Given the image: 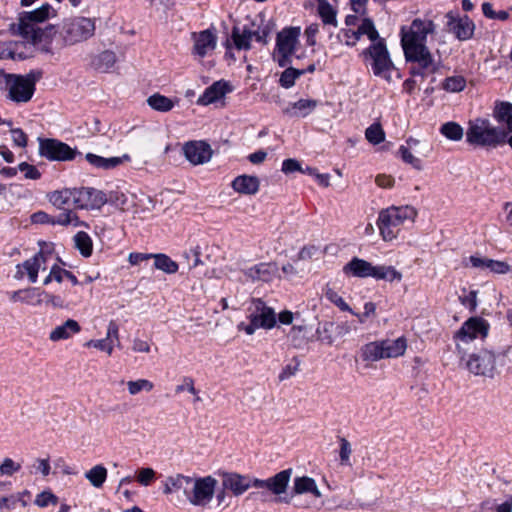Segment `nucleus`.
Masks as SVG:
<instances>
[{
    "instance_id": "obj_28",
    "label": "nucleus",
    "mask_w": 512,
    "mask_h": 512,
    "mask_svg": "<svg viewBox=\"0 0 512 512\" xmlns=\"http://www.w3.org/2000/svg\"><path fill=\"white\" fill-rule=\"evenodd\" d=\"M80 330L81 327L76 320L68 319L62 325L57 326L51 331L49 339L54 342L66 340L70 338L72 335L80 332Z\"/></svg>"
},
{
    "instance_id": "obj_51",
    "label": "nucleus",
    "mask_w": 512,
    "mask_h": 512,
    "mask_svg": "<svg viewBox=\"0 0 512 512\" xmlns=\"http://www.w3.org/2000/svg\"><path fill=\"white\" fill-rule=\"evenodd\" d=\"M128 391L131 395H136L140 391H151L154 387L153 383L147 379H138L136 381H129L127 383Z\"/></svg>"
},
{
    "instance_id": "obj_29",
    "label": "nucleus",
    "mask_w": 512,
    "mask_h": 512,
    "mask_svg": "<svg viewBox=\"0 0 512 512\" xmlns=\"http://www.w3.org/2000/svg\"><path fill=\"white\" fill-rule=\"evenodd\" d=\"M85 159L87 160V162H89V164L96 168L109 170L119 166L120 164L123 163L124 160H129L130 157L129 155L125 154L123 155V157L104 158L93 153H87L85 155Z\"/></svg>"
},
{
    "instance_id": "obj_64",
    "label": "nucleus",
    "mask_w": 512,
    "mask_h": 512,
    "mask_svg": "<svg viewBox=\"0 0 512 512\" xmlns=\"http://www.w3.org/2000/svg\"><path fill=\"white\" fill-rule=\"evenodd\" d=\"M152 258V253H140L132 252L128 256V261L131 265H138L143 261H147Z\"/></svg>"
},
{
    "instance_id": "obj_7",
    "label": "nucleus",
    "mask_w": 512,
    "mask_h": 512,
    "mask_svg": "<svg viewBox=\"0 0 512 512\" xmlns=\"http://www.w3.org/2000/svg\"><path fill=\"white\" fill-rule=\"evenodd\" d=\"M94 22L85 17L68 19L63 22L60 35L64 45H74L85 41L94 35Z\"/></svg>"
},
{
    "instance_id": "obj_15",
    "label": "nucleus",
    "mask_w": 512,
    "mask_h": 512,
    "mask_svg": "<svg viewBox=\"0 0 512 512\" xmlns=\"http://www.w3.org/2000/svg\"><path fill=\"white\" fill-rule=\"evenodd\" d=\"M468 370L475 374L493 377L495 371V355L491 351L481 350L471 354L467 361Z\"/></svg>"
},
{
    "instance_id": "obj_24",
    "label": "nucleus",
    "mask_w": 512,
    "mask_h": 512,
    "mask_svg": "<svg viewBox=\"0 0 512 512\" xmlns=\"http://www.w3.org/2000/svg\"><path fill=\"white\" fill-rule=\"evenodd\" d=\"M231 185L240 194L254 195L259 191L260 180L257 176L243 174L237 176Z\"/></svg>"
},
{
    "instance_id": "obj_9",
    "label": "nucleus",
    "mask_w": 512,
    "mask_h": 512,
    "mask_svg": "<svg viewBox=\"0 0 512 512\" xmlns=\"http://www.w3.org/2000/svg\"><path fill=\"white\" fill-rule=\"evenodd\" d=\"M435 24L430 19L416 18L412 21L409 29L401 30V44L403 47L424 46L428 34L434 33Z\"/></svg>"
},
{
    "instance_id": "obj_34",
    "label": "nucleus",
    "mask_w": 512,
    "mask_h": 512,
    "mask_svg": "<svg viewBox=\"0 0 512 512\" xmlns=\"http://www.w3.org/2000/svg\"><path fill=\"white\" fill-rule=\"evenodd\" d=\"M74 191L75 188L54 191L51 193L49 200L55 207L66 210V207L74 205Z\"/></svg>"
},
{
    "instance_id": "obj_38",
    "label": "nucleus",
    "mask_w": 512,
    "mask_h": 512,
    "mask_svg": "<svg viewBox=\"0 0 512 512\" xmlns=\"http://www.w3.org/2000/svg\"><path fill=\"white\" fill-rule=\"evenodd\" d=\"M317 11L324 24L337 25V12L327 0H318Z\"/></svg>"
},
{
    "instance_id": "obj_41",
    "label": "nucleus",
    "mask_w": 512,
    "mask_h": 512,
    "mask_svg": "<svg viewBox=\"0 0 512 512\" xmlns=\"http://www.w3.org/2000/svg\"><path fill=\"white\" fill-rule=\"evenodd\" d=\"M85 478L95 488H101L107 479V469L101 464L96 465L85 473Z\"/></svg>"
},
{
    "instance_id": "obj_5",
    "label": "nucleus",
    "mask_w": 512,
    "mask_h": 512,
    "mask_svg": "<svg viewBox=\"0 0 512 512\" xmlns=\"http://www.w3.org/2000/svg\"><path fill=\"white\" fill-rule=\"evenodd\" d=\"M248 311L250 322H240L237 325L239 331H244L247 335H253L257 329L270 330L276 326L277 315L274 309L267 306L261 298H252Z\"/></svg>"
},
{
    "instance_id": "obj_13",
    "label": "nucleus",
    "mask_w": 512,
    "mask_h": 512,
    "mask_svg": "<svg viewBox=\"0 0 512 512\" xmlns=\"http://www.w3.org/2000/svg\"><path fill=\"white\" fill-rule=\"evenodd\" d=\"M74 206L78 209H100L108 202L106 194L95 188H75Z\"/></svg>"
},
{
    "instance_id": "obj_8",
    "label": "nucleus",
    "mask_w": 512,
    "mask_h": 512,
    "mask_svg": "<svg viewBox=\"0 0 512 512\" xmlns=\"http://www.w3.org/2000/svg\"><path fill=\"white\" fill-rule=\"evenodd\" d=\"M39 154L50 161H71L81 153L54 138H39Z\"/></svg>"
},
{
    "instance_id": "obj_47",
    "label": "nucleus",
    "mask_w": 512,
    "mask_h": 512,
    "mask_svg": "<svg viewBox=\"0 0 512 512\" xmlns=\"http://www.w3.org/2000/svg\"><path fill=\"white\" fill-rule=\"evenodd\" d=\"M367 141L373 145L380 144L384 141V130L380 120L370 125L365 131Z\"/></svg>"
},
{
    "instance_id": "obj_32",
    "label": "nucleus",
    "mask_w": 512,
    "mask_h": 512,
    "mask_svg": "<svg viewBox=\"0 0 512 512\" xmlns=\"http://www.w3.org/2000/svg\"><path fill=\"white\" fill-rule=\"evenodd\" d=\"M361 358L365 362H374L384 358V340L365 344L361 348Z\"/></svg>"
},
{
    "instance_id": "obj_26",
    "label": "nucleus",
    "mask_w": 512,
    "mask_h": 512,
    "mask_svg": "<svg viewBox=\"0 0 512 512\" xmlns=\"http://www.w3.org/2000/svg\"><path fill=\"white\" fill-rule=\"evenodd\" d=\"M441 69V63L436 61L432 55H427V58L410 66V73L412 76H420L426 78L438 73Z\"/></svg>"
},
{
    "instance_id": "obj_20",
    "label": "nucleus",
    "mask_w": 512,
    "mask_h": 512,
    "mask_svg": "<svg viewBox=\"0 0 512 512\" xmlns=\"http://www.w3.org/2000/svg\"><path fill=\"white\" fill-rule=\"evenodd\" d=\"M193 37L195 40L193 52L200 57H204L209 50L216 47L217 37L210 29L203 30L198 34L193 33Z\"/></svg>"
},
{
    "instance_id": "obj_1",
    "label": "nucleus",
    "mask_w": 512,
    "mask_h": 512,
    "mask_svg": "<svg viewBox=\"0 0 512 512\" xmlns=\"http://www.w3.org/2000/svg\"><path fill=\"white\" fill-rule=\"evenodd\" d=\"M55 16L56 10L49 3H44L35 10L20 12L18 21L10 23L8 31L11 35L19 36L33 46H38L41 52L51 53V44L57 30L54 25L49 24L41 28L39 24Z\"/></svg>"
},
{
    "instance_id": "obj_19",
    "label": "nucleus",
    "mask_w": 512,
    "mask_h": 512,
    "mask_svg": "<svg viewBox=\"0 0 512 512\" xmlns=\"http://www.w3.org/2000/svg\"><path fill=\"white\" fill-rule=\"evenodd\" d=\"M230 91L231 87L228 82L224 80L216 81L205 89L204 93L198 98L197 103L204 106L215 103Z\"/></svg>"
},
{
    "instance_id": "obj_43",
    "label": "nucleus",
    "mask_w": 512,
    "mask_h": 512,
    "mask_svg": "<svg viewBox=\"0 0 512 512\" xmlns=\"http://www.w3.org/2000/svg\"><path fill=\"white\" fill-rule=\"evenodd\" d=\"M245 275L252 281H269L271 277L270 265L267 263L257 264L247 269Z\"/></svg>"
},
{
    "instance_id": "obj_58",
    "label": "nucleus",
    "mask_w": 512,
    "mask_h": 512,
    "mask_svg": "<svg viewBox=\"0 0 512 512\" xmlns=\"http://www.w3.org/2000/svg\"><path fill=\"white\" fill-rule=\"evenodd\" d=\"M57 497L48 491H43L39 495H37L35 504L39 507H47L50 504H56L57 503Z\"/></svg>"
},
{
    "instance_id": "obj_27",
    "label": "nucleus",
    "mask_w": 512,
    "mask_h": 512,
    "mask_svg": "<svg viewBox=\"0 0 512 512\" xmlns=\"http://www.w3.org/2000/svg\"><path fill=\"white\" fill-rule=\"evenodd\" d=\"M230 41L234 48L237 50H250L251 41L253 39L252 30L247 26H244L241 30L238 26H233L230 36Z\"/></svg>"
},
{
    "instance_id": "obj_44",
    "label": "nucleus",
    "mask_w": 512,
    "mask_h": 512,
    "mask_svg": "<svg viewBox=\"0 0 512 512\" xmlns=\"http://www.w3.org/2000/svg\"><path fill=\"white\" fill-rule=\"evenodd\" d=\"M75 247L79 250L82 256L89 257L92 254V240L90 236L84 232L79 231L74 236Z\"/></svg>"
},
{
    "instance_id": "obj_49",
    "label": "nucleus",
    "mask_w": 512,
    "mask_h": 512,
    "mask_svg": "<svg viewBox=\"0 0 512 512\" xmlns=\"http://www.w3.org/2000/svg\"><path fill=\"white\" fill-rule=\"evenodd\" d=\"M334 323L326 321L324 323H320L318 328L316 329V334L318 335V340L331 345L333 343V333Z\"/></svg>"
},
{
    "instance_id": "obj_25",
    "label": "nucleus",
    "mask_w": 512,
    "mask_h": 512,
    "mask_svg": "<svg viewBox=\"0 0 512 512\" xmlns=\"http://www.w3.org/2000/svg\"><path fill=\"white\" fill-rule=\"evenodd\" d=\"M317 106L318 101L315 99H300L296 102L290 103L289 106L283 110V113L289 117L304 118Z\"/></svg>"
},
{
    "instance_id": "obj_62",
    "label": "nucleus",
    "mask_w": 512,
    "mask_h": 512,
    "mask_svg": "<svg viewBox=\"0 0 512 512\" xmlns=\"http://www.w3.org/2000/svg\"><path fill=\"white\" fill-rule=\"evenodd\" d=\"M295 361V364H287L279 374L278 378L280 381L286 380L293 376L299 369L300 361L297 358L293 359Z\"/></svg>"
},
{
    "instance_id": "obj_16",
    "label": "nucleus",
    "mask_w": 512,
    "mask_h": 512,
    "mask_svg": "<svg viewBox=\"0 0 512 512\" xmlns=\"http://www.w3.org/2000/svg\"><path fill=\"white\" fill-rule=\"evenodd\" d=\"M183 153L191 164L201 165L210 161L213 150L206 141L192 140L183 145Z\"/></svg>"
},
{
    "instance_id": "obj_46",
    "label": "nucleus",
    "mask_w": 512,
    "mask_h": 512,
    "mask_svg": "<svg viewBox=\"0 0 512 512\" xmlns=\"http://www.w3.org/2000/svg\"><path fill=\"white\" fill-rule=\"evenodd\" d=\"M407 349V340L404 336L397 338L390 344L386 343V358L402 356Z\"/></svg>"
},
{
    "instance_id": "obj_14",
    "label": "nucleus",
    "mask_w": 512,
    "mask_h": 512,
    "mask_svg": "<svg viewBox=\"0 0 512 512\" xmlns=\"http://www.w3.org/2000/svg\"><path fill=\"white\" fill-rule=\"evenodd\" d=\"M489 324L481 317H471L465 321L462 327L454 334L455 341L469 342L478 337H486Z\"/></svg>"
},
{
    "instance_id": "obj_18",
    "label": "nucleus",
    "mask_w": 512,
    "mask_h": 512,
    "mask_svg": "<svg viewBox=\"0 0 512 512\" xmlns=\"http://www.w3.org/2000/svg\"><path fill=\"white\" fill-rule=\"evenodd\" d=\"M254 479L249 475H242L236 472H224L222 474V486L229 490L234 496L244 494L250 487H254Z\"/></svg>"
},
{
    "instance_id": "obj_45",
    "label": "nucleus",
    "mask_w": 512,
    "mask_h": 512,
    "mask_svg": "<svg viewBox=\"0 0 512 512\" xmlns=\"http://www.w3.org/2000/svg\"><path fill=\"white\" fill-rule=\"evenodd\" d=\"M279 78V85L285 89H289L295 85L296 80L303 75L299 69L286 66Z\"/></svg>"
},
{
    "instance_id": "obj_55",
    "label": "nucleus",
    "mask_w": 512,
    "mask_h": 512,
    "mask_svg": "<svg viewBox=\"0 0 512 512\" xmlns=\"http://www.w3.org/2000/svg\"><path fill=\"white\" fill-rule=\"evenodd\" d=\"M87 347H94L101 351H105L108 355H111L113 352V344L112 340L103 338L98 340H90L85 344Z\"/></svg>"
},
{
    "instance_id": "obj_61",
    "label": "nucleus",
    "mask_w": 512,
    "mask_h": 512,
    "mask_svg": "<svg viewBox=\"0 0 512 512\" xmlns=\"http://www.w3.org/2000/svg\"><path fill=\"white\" fill-rule=\"evenodd\" d=\"M281 170L285 174H290L302 171V167L298 160L289 158L283 161Z\"/></svg>"
},
{
    "instance_id": "obj_6",
    "label": "nucleus",
    "mask_w": 512,
    "mask_h": 512,
    "mask_svg": "<svg viewBox=\"0 0 512 512\" xmlns=\"http://www.w3.org/2000/svg\"><path fill=\"white\" fill-rule=\"evenodd\" d=\"M299 36V27H286L277 33L276 46L272 56L280 67H286L291 64V57L296 51Z\"/></svg>"
},
{
    "instance_id": "obj_12",
    "label": "nucleus",
    "mask_w": 512,
    "mask_h": 512,
    "mask_svg": "<svg viewBox=\"0 0 512 512\" xmlns=\"http://www.w3.org/2000/svg\"><path fill=\"white\" fill-rule=\"evenodd\" d=\"M217 480L212 476L194 478L189 502L195 506H205L213 498Z\"/></svg>"
},
{
    "instance_id": "obj_21",
    "label": "nucleus",
    "mask_w": 512,
    "mask_h": 512,
    "mask_svg": "<svg viewBox=\"0 0 512 512\" xmlns=\"http://www.w3.org/2000/svg\"><path fill=\"white\" fill-rule=\"evenodd\" d=\"M193 482L194 478L190 476H184L182 474L170 476L166 479L163 492L165 494H170L175 491H182L187 499H189Z\"/></svg>"
},
{
    "instance_id": "obj_60",
    "label": "nucleus",
    "mask_w": 512,
    "mask_h": 512,
    "mask_svg": "<svg viewBox=\"0 0 512 512\" xmlns=\"http://www.w3.org/2000/svg\"><path fill=\"white\" fill-rule=\"evenodd\" d=\"M488 269L497 274H506L511 271L508 263L492 259L488 261Z\"/></svg>"
},
{
    "instance_id": "obj_37",
    "label": "nucleus",
    "mask_w": 512,
    "mask_h": 512,
    "mask_svg": "<svg viewBox=\"0 0 512 512\" xmlns=\"http://www.w3.org/2000/svg\"><path fill=\"white\" fill-rule=\"evenodd\" d=\"M403 51L406 61L410 63V66H413V64H417L418 62L425 60L427 58V55H432L426 45H413V47H403Z\"/></svg>"
},
{
    "instance_id": "obj_56",
    "label": "nucleus",
    "mask_w": 512,
    "mask_h": 512,
    "mask_svg": "<svg viewBox=\"0 0 512 512\" xmlns=\"http://www.w3.org/2000/svg\"><path fill=\"white\" fill-rule=\"evenodd\" d=\"M10 133L15 146L21 148L27 146L28 136L21 128H11Z\"/></svg>"
},
{
    "instance_id": "obj_52",
    "label": "nucleus",
    "mask_w": 512,
    "mask_h": 512,
    "mask_svg": "<svg viewBox=\"0 0 512 512\" xmlns=\"http://www.w3.org/2000/svg\"><path fill=\"white\" fill-rule=\"evenodd\" d=\"M339 442H340L339 457H340L341 464L349 465L350 464V455L352 453L351 444L344 437H339Z\"/></svg>"
},
{
    "instance_id": "obj_63",
    "label": "nucleus",
    "mask_w": 512,
    "mask_h": 512,
    "mask_svg": "<svg viewBox=\"0 0 512 512\" xmlns=\"http://www.w3.org/2000/svg\"><path fill=\"white\" fill-rule=\"evenodd\" d=\"M34 224H52L53 217L44 211H37L31 215Z\"/></svg>"
},
{
    "instance_id": "obj_36",
    "label": "nucleus",
    "mask_w": 512,
    "mask_h": 512,
    "mask_svg": "<svg viewBox=\"0 0 512 512\" xmlns=\"http://www.w3.org/2000/svg\"><path fill=\"white\" fill-rule=\"evenodd\" d=\"M154 259V268L167 274H174L178 271L179 265L168 255L163 253L152 254Z\"/></svg>"
},
{
    "instance_id": "obj_2",
    "label": "nucleus",
    "mask_w": 512,
    "mask_h": 512,
    "mask_svg": "<svg viewBox=\"0 0 512 512\" xmlns=\"http://www.w3.org/2000/svg\"><path fill=\"white\" fill-rule=\"evenodd\" d=\"M362 35L376 43L371 44L362 52L364 60L369 64L375 75L381 76L384 72V39L379 37L373 21L364 18L361 25L356 29H342L339 38L343 39L348 46H354Z\"/></svg>"
},
{
    "instance_id": "obj_30",
    "label": "nucleus",
    "mask_w": 512,
    "mask_h": 512,
    "mask_svg": "<svg viewBox=\"0 0 512 512\" xmlns=\"http://www.w3.org/2000/svg\"><path fill=\"white\" fill-rule=\"evenodd\" d=\"M116 61V54L111 50H105L92 58L90 66L98 72L107 73Z\"/></svg>"
},
{
    "instance_id": "obj_4",
    "label": "nucleus",
    "mask_w": 512,
    "mask_h": 512,
    "mask_svg": "<svg viewBox=\"0 0 512 512\" xmlns=\"http://www.w3.org/2000/svg\"><path fill=\"white\" fill-rule=\"evenodd\" d=\"M503 132V127L493 125L487 118L477 117L468 122L466 142L473 147L496 149L501 147Z\"/></svg>"
},
{
    "instance_id": "obj_22",
    "label": "nucleus",
    "mask_w": 512,
    "mask_h": 512,
    "mask_svg": "<svg viewBox=\"0 0 512 512\" xmlns=\"http://www.w3.org/2000/svg\"><path fill=\"white\" fill-rule=\"evenodd\" d=\"M29 57L26 44L23 41H8L0 43V59L25 60Z\"/></svg>"
},
{
    "instance_id": "obj_3",
    "label": "nucleus",
    "mask_w": 512,
    "mask_h": 512,
    "mask_svg": "<svg viewBox=\"0 0 512 512\" xmlns=\"http://www.w3.org/2000/svg\"><path fill=\"white\" fill-rule=\"evenodd\" d=\"M42 77L43 71L40 69L30 70L26 74L7 73L0 69V89L6 91L7 100L16 104L28 103Z\"/></svg>"
},
{
    "instance_id": "obj_53",
    "label": "nucleus",
    "mask_w": 512,
    "mask_h": 512,
    "mask_svg": "<svg viewBox=\"0 0 512 512\" xmlns=\"http://www.w3.org/2000/svg\"><path fill=\"white\" fill-rule=\"evenodd\" d=\"M326 297L328 300H330L332 303H334L340 310L352 312L350 306L333 289H331V288L327 289Z\"/></svg>"
},
{
    "instance_id": "obj_50",
    "label": "nucleus",
    "mask_w": 512,
    "mask_h": 512,
    "mask_svg": "<svg viewBox=\"0 0 512 512\" xmlns=\"http://www.w3.org/2000/svg\"><path fill=\"white\" fill-rule=\"evenodd\" d=\"M398 154L405 163L411 165L413 168L417 170L422 169V161L419 158L415 157L408 147L401 145L398 150Z\"/></svg>"
},
{
    "instance_id": "obj_54",
    "label": "nucleus",
    "mask_w": 512,
    "mask_h": 512,
    "mask_svg": "<svg viewBox=\"0 0 512 512\" xmlns=\"http://www.w3.org/2000/svg\"><path fill=\"white\" fill-rule=\"evenodd\" d=\"M21 469L19 463L14 462L11 458H5L0 465V475L12 476Z\"/></svg>"
},
{
    "instance_id": "obj_39",
    "label": "nucleus",
    "mask_w": 512,
    "mask_h": 512,
    "mask_svg": "<svg viewBox=\"0 0 512 512\" xmlns=\"http://www.w3.org/2000/svg\"><path fill=\"white\" fill-rule=\"evenodd\" d=\"M439 131L445 138L455 142L462 140L464 136L462 126L454 121L442 124Z\"/></svg>"
},
{
    "instance_id": "obj_59",
    "label": "nucleus",
    "mask_w": 512,
    "mask_h": 512,
    "mask_svg": "<svg viewBox=\"0 0 512 512\" xmlns=\"http://www.w3.org/2000/svg\"><path fill=\"white\" fill-rule=\"evenodd\" d=\"M155 479V471L152 468H141L138 472L137 481L148 486Z\"/></svg>"
},
{
    "instance_id": "obj_42",
    "label": "nucleus",
    "mask_w": 512,
    "mask_h": 512,
    "mask_svg": "<svg viewBox=\"0 0 512 512\" xmlns=\"http://www.w3.org/2000/svg\"><path fill=\"white\" fill-rule=\"evenodd\" d=\"M147 103L152 109L159 112H168L174 107V102L170 98L159 93L149 96Z\"/></svg>"
},
{
    "instance_id": "obj_10",
    "label": "nucleus",
    "mask_w": 512,
    "mask_h": 512,
    "mask_svg": "<svg viewBox=\"0 0 512 512\" xmlns=\"http://www.w3.org/2000/svg\"><path fill=\"white\" fill-rule=\"evenodd\" d=\"M416 215V210L409 205L386 208V241L396 238L403 223L406 220L413 222Z\"/></svg>"
},
{
    "instance_id": "obj_48",
    "label": "nucleus",
    "mask_w": 512,
    "mask_h": 512,
    "mask_svg": "<svg viewBox=\"0 0 512 512\" xmlns=\"http://www.w3.org/2000/svg\"><path fill=\"white\" fill-rule=\"evenodd\" d=\"M465 87L466 80L460 75L447 77L442 83V88L447 92H460Z\"/></svg>"
},
{
    "instance_id": "obj_17",
    "label": "nucleus",
    "mask_w": 512,
    "mask_h": 512,
    "mask_svg": "<svg viewBox=\"0 0 512 512\" xmlns=\"http://www.w3.org/2000/svg\"><path fill=\"white\" fill-rule=\"evenodd\" d=\"M291 475L292 469L289 468L282 470L265 480L255 478L253 482L254 488L266 489L272 494L281 495L286 492Z\"/></svg>"
},
{
    "instance_id": "obj_23",
    "label": "nucleus",
    "mask_w": 512,
    "mask_h": 512,
    "mask_svg": "<svg viewBox=\"0 0 512 512\" xmlns=\"http://www.w3.org/2000/svg\"><path fill=\"white\" fill-rule=\"evenodd\" d=\"M493 118L504 128V132L512 131V103L507 101H497L493 108Z\"/></svg>"
},
{
    "instance_id": "obj_11",
    "label": "nucleus",
    "mask_w": 512,
    "mask_h": 512,
    "mask_svg": "<svg viewBox=\"0 0 512 512\" xmlns=\"http://www.w3.org/2000/svg\"><path fill=\"white\" fill-rule=\"evenodd\" d=\"M342 271L347 277L384 279L383 266H373L370 262L358 257H353L346 263Z\"/></svg>"
},
{
    "instance_id": "obj_35",
    "label": "nucleus",
    "mask_w": 512,
    "mask_h": 512,
    "mask_svg": "<svg viewBox=\"0 0 512 512\" xmlns=\"http://www.w3.org/2000/svg\"><path fill=\"white\" fill-rule=\"evenodd\" d=\"M308 328L306 325H293L288 334V338L294 348H303L309 342L307 335Z\"/></svg>"
},
{
    "instance_id": "obj_31",
    "label": "nucleus",
    "mask_w": 512,
    "mask_h": 512,
    "mask_svg": "<svg viewBox=\"0 0 512 512\" xmlns=\"http://www.w3.org/2000/svg\"><path fill=\"white\" fill-rule=\"evenodd\" d=\"M449 25L451 26L450 30L459 40H467L473 36L475 26L468 16L459 18L454 22H449Z\"/></svg>"
},
{
    "instance_id": "obj_57",
    "label": "nucleus",
    "mask_w": 512,
    "mask_h": 512,
    "mask_svg": "<svg viewBox=\"0 0 512 512\" xmlns=\"http://www.w3.org/2000/svg\"><path fill=\"white\" fill-rule=\"evenodd\" d=\"M18 169L25 173V178L37 180L41 177L40 171L34 166L27 162H22L18 165Z\"/></svg>"
},
{
    "instance_id": "obj_33",
    "label": "nucleus",
    "mask_w": 512,
    "mask_h": 512,
    "mask_svg": "<svg viewBox=\"0 0 512 512\" xmlns=\"http://www.w3.org/2000/svg\"><path fill=\"white\" fill-rule=\"evenodd\" d=\"M304 493H311L317 498L321 497V492L313 478L308 476L296 477L294 479L293 494Z\"/></svg>"
},
{
    "instance_id": "obj_40",
    "label": "nucleus",
    "mask_w": 512,
    "mask_h": 512,
    "mask_svg": "<svg viewBox=\"0 0 512 512\" xmlns=\"http://www.w3.org/2000/svg\"><path fill=\"white\" fill-rule=\"evenodd\" d=\"M63 276H67V279L73 284L78 285L79 281L77 277L68 270L62 269L58 265L52 266L49 275L44 279V285L49 284L53 279L58 283L63 281Z\"/></svg>"
}]
</instances>
